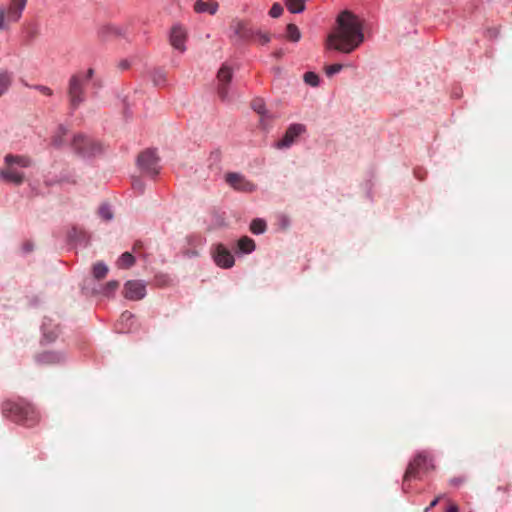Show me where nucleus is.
I'll return each instance as SVG.
<instances>
[{"label":"nucleus","instance_id":"1","mask_svg":"<svg viewBox=\"0 0 512 512\" xmlns=\"http://www.w3.org/2000/svg\"><path fill=\"white\" fill-rule=\"evenodd\" d=\"M364 41L363 24L351 11L341 12L336 19V26L327 36L326 48L349 54Z\"/></svg>","mask_w":512,"mask_h":512},{"label":"nucleus","instance_id":"2","mask_svg":"<svg viewBox=\"0 0 512 512\" xmlns=\"http://www.w3.org/2000/svg\"><path fill=\"white\" fill-rule=\"evenodd\" d=\"M2 414L5 418L28 427L36 425L39 421V414L36 409L24 400L4 401Z\"/></svg>","mask_w":512,"mask_h":512},{"label":"nucleus","instance_id":"3","mask_svg":"<svg viewBox=\"0 0 512 512\" xmlns=\"http://www.w3.org/2000/svg\"><path fill=\"white\" fill-rule=\"evenodd\" d=\"M33 165V160L27 155L7 154L0 169V178L14 185H21L25 181L23 169Z\"/></svg>","mask_w":512,"mask_h":512},{"label":"nucleus","instance_id":"4","mask_svg":"<svg viewBox=\"0 0 512 512\" xmlns=\"http://www.w3.org/2000/svg\"><path fill=\"white\" fill-rule=\"evenodd\" d=\"M434 469L433 459L427 452L418 453L408 464L403 477L404 490L412 479H419L421 474H427Z\"/></svg>","mask_w":512,"mask_h":512},{"label":"nucleus","instance_id":"5","mask_svg":"<svg viewBox=\"0 0 512 512\" xmlns=\"http://www.w3.org/2000/svg\"><path fill=\"white\" fill-rule=\"evenodd\" d=\"M27 0H10L0 9V31L9 29L10 25L20 20Z\"/></svg>","mask_w":512,"mask_h":512},{"label":"nucleus","instance_id":"6","mask_svg":"<svg viewBox=\"0 0 512 512\" xmlns=\"http://www.w3.org/2000/svg\"><path fill=\"white\" fill-rule=\"evenodd\" d=\"M68 97L72 109H77L85 101V88L82 74H74L68 82Z\"/></svg>","mask_w":512,"mask_h":512},{"label":"nucleus","instance_id":"7","mask_svg":"<svg viewBox=\"0 0 512 512\" xmlns=\"http://www.w3.org/2000/svg\"><path fill=\"white\" fill-rule=\"evenodd\" d=\"M159 158L154 150L147 149L143 151L137 159V164L143 173L149 176H155L159 173L160 167L158 165Z\"/></svg>","mask_w":512,"mask_h":512},{"label":"nucleus","instance_id":"8","mask_svg":"<svg viewBox=\"0 0 512 512\" xmlns=\"http://www.w3.org/2000/svg\"><path fill=\"white\" fill-rule=\"evenodd\" d=\"M72 145L75 151L83 156L95 155L101 150L99 144L83 135H76L73 138Z\"/></svg>","mask_w":512,"mask_h":512},{"label":"nucleus","instance_id":"9","mask_svg":"<svg viewBox=\"0 0 512 512\" xmlns=\"http://www.w3.org/2000/svg\"><path fill=\"white\" fill-rule=\"evenodd\" d=\"M225 181L228 185H230L233 189L244 192V193H251L256 190V185L246 179L245 176L230 172L225 175Z\"/></svg>","mask_w":512,"mask_h":512},{"label":"nucleus","instance_id":"10","mask_svg":"<svg viewBox=\"0 0 512 512\" xmlns=\"http://www.w3.org/2000/svg\"><path fill=\"white\" fill-rule=\"evenodd\" d=\"M233 77V71L230 66L223 64L217 73L218 80V95L221 100H226L228 97V85Z\"/></svg>","mask_w":512,"mask_h":512},{"label":"nucleus","instance_id":"11","mask_svg":"<svg viewBox=\"0 0 512 512\" xmlns=\"http://www.w3.org/2000/svg\"><path fill=\"white\" fill-rule=\"evenodd\" d=\"M306 130L305 126L303 124H299V123H296V124H291L284 136L282 139H280L277 144H276V147L278 149H283V148H288L290 147L295 141L296 139L302 134L304 133Z\"/></svg>","mask_w":512,"mask_h":512},{"label":"nucleus","instance_id":"12","mask_svg":"<svg viewBox=\"0 0 512 512\" xmlns=\"http://www.w3.org/2000/svg\"><path fill=\"white\" fill-rule=\"evenodd\" d=\"M146 295V286L140 280H130L124 285L125 298L133 301L141 300Z\"/></svg>","mask_w":512,"mask_h":512},{"label":"nucleus","instance_id":"13","mask_svg":"<svg viewBox=\"0 0 512 512\" xmlns=\"http://www.w3.org/2000/svg\"><path fill=\"white\" fill-rule=\"evenodd\" d=\"M215 263L222 268H231L234 265V256L231 252L222 244H218L215 247L213 253Z\"/></svg>","mask_w":512,"mask_h":512},{"label":"nucleus","instance_id":"14","mask_svg":"<svg viewBox=\"0 0 512 512\" xmlns=\"http://www.w3.org/2000/svg\"><path fill=\"white\" fill-rule=\"evenodd\" d=\"M186 37L187 32L183 26L176 24L172 27L170 33V43L175 49L179 50L180 52L185 51Z\"/></svg>","mask_w":512,"mask_h":512},{"label":"nucleus","instance_id":"15","mask_svg":"<svg viewBox=\"0 0 512 512\" xmlns=\"http://www.w3.org/2000/svg\"><path fill=\"white\" fill-rule=\"evenodd\" d=\"M231 29L234 34L241 40L251 41L255 37V30L253 27L248 26L242 21H234L231 24Z\"/></svg>","mask_w":512,"mask_h":512},{"label":"nucleus","instance_id":"16","mask_svg":"<svg viewBox=\"0 0 512 512\" xmlns=\"http://www.w3.org/2000/svg\"><path fill=\"white\" fill-rule=\"evenodd\" d=\"M218 8L219 4L215 0H197L194 3V11L196 13H208L210 15H214L218 11Z\"/></svg>","mask_w":512,"mask_h":512},{"label":"nucleus","instance_id":"17","mask_svg":"<svg viewBox=\"0 0 512 512\" xmlns=\"http://www.w3.org/2000/svg\"><path fill=\"white\" fill-rule=\"evenodd\" d=\"M42 330L44 337L49 341H54L59 334V328L58 326H55L52 328V321L51 319L46 318L45 321L42 324Z\"/></svg>","mask_w":512,"mask_h":512},{"label":"nucleus","instance_id":"18","mask_svg":"<svg viewBox=\"0 0 512 512\" xmlns=\"http://www.w3.org/2000/svg\"><path fill=\"white\" fill-rule=\"evenodd\" d=\"M62 355L56 352H44L37 357V361L43 364L59 363L62 360Z\"/></svg>","mask_w":512,"mask_h":512},{"label":"nucleus","instance_id":"19","mask_svg":"<svg viewBox=\"0 0 512 512\" xmlns=\"http://www.w3.org/2000/svg\"><path fill=\"white\" fill-rule=\"evenodd\" d=\"M99 34L103 38H108L110 36L118 37V36L123 35L122 29L120 27L112 26V25H106V26L101 27L99 30Z\"/></svg>","mask_w":512,"mask_h":512},{"label":"nucleus","instance_id":"20","mask_svg":"<svg viewBox=\"0 0 512 512\" xmlns=\"http://www.w3.org/2000/svg\"><path fill=\"white\" fill-rule=\"evenodd\" d=\"M238 248L243 253H251L255 249V242L248 236H243L238 240Z\"/></svg>","mask_w":512,"mask_h":512},{"label":"nucleus","instance_id":"21","mask_svg":"<svg viewBox=\"0 0 512 512\" xmlns=\"http://www.w3.org/2000/svg\"><path fill=\"white\" fill-rule=\"evenodd\" d=\"M135 263V258L130 252H124L117 260V266L120 269H128Z\"/></svg>","mask_w":512,"mask_h":512},{"label":"nucleus","instance_id":"22","mask_svg":"<svg viewBox=\"0 0 512 512\" xmlns=\"http://www.w3.org/2000/svg\"><path fill=\"white\" fill-rule=\"evenodd\" d=\"M251 107L256 113H258L261 116L262 121H263L264 117L271 118V116L267 114L265 103L262 99H260V98L254 99L251 103Z\"/></svg>","mask_w":512,"mask_h":512},{"label":"nucleus","instance_id":"23","mask_svg":"<svg viewBox=\"0 0 512 512\" xmlns=\"http://www.w3.org/2000/svg\"><path fill=\"white\" fill-rule=\"evenodd\" d=\"M12 75L8 72L0 73V96L6 93L11 86Z\"/></svg>","mask_w":512,"mask_h":512},{"label":"nucleus","instance_id":"24","mask_svg":"<svg viewBox=\"0 0 512 512\" xmlns=\"http://www.w3.org/2000/svg\"><path fill=\"white\" fill-rule=\"evenodd\" d=\"M286 37L292 42H298L301 38L299 28L295 24H288L286 27Z\"/></svg>","mask_w":512,"mask_h":512},{"label":"nucleus","instance_id":"25","mask_svg":"<svg viewBox=\"0 0 512 512\" xmlns=\"http://www.w3.org/2000/svg\"><path fill=\"white\" fill-rule=\"evenodd\" d=\"M286 6L291 13H300L305 9V0H287Z\"/></svg>","mask_w":512,"mask_h":512},{"label":"nucleus","instance_id":"26","mask_svg":"<svg viewBox=\"0 0 512 512\" xmlns=\"http://www.w3.org/2000/svg\"><path fill=\"white\" fill-rule=\"evenodd\" d=\"M107 273H108V267L104 263L98 262V263L94 264L93 276L95 279L101 280L106 277Z\"/></svg>","mask_w":512,"mask_h":512},{"label":"nucleus","instance_id":"27","mask_svg":"<svg viewBox=\"0 0 512 512\" xmlns=\"http://www.w3.org/2000/svg\"><path fill=\"white\" fill-rule=\"evenodd\" d=\"M266 222L263 219H254L250 224V230L254 234H262L266 231Z\"/></svg>","mask_w":512,"mask_h":512},{"label":"nucleus","instance_id":"28","mask_svg":"<svg viewBox=\"0 0 512 512\" xmlns=\"http://www.w3.org/2000/svg\"><path fill=\"white\" fill-rule=\"evenodd\" d=\"M67 130L60 125L55 133V135L52 138V143L55 146H61L64 143V136L66 135Z\"/></svg>","mask_w":512,"mask_h":512},{"label":"nucleus","instance_id":"29","mask_svg":"<svg viewBox=\"0 0 512 512\" xmlns=\"http://www.w3.org/2000/svg\"><path fill=\"white\" fill-rule=\"evenodd\" d=\"M304 81L312 86V87H316L319 85V76L317 74H315L314 72H306L304 74Z\"/></svg>","mask_w":512,"mask_h":512},{"label":"nucleus","instance_id":"30","mask_svg":"<svg viewBox=\"0 0 512 512\" xmlns=\"http://www.w3.org/2000/svg\"><path fill=\"white\" fill-rule=\"evenodd\" d=\"M153 82L155 85H162L166 82V73L164 70L157 69L153 73Z\"/></svg>","mask_w":512,"mask_h":512},{"label":"nucleus","instance_id":"31","mask_svg":"<svg viewBox=\"0 0 512 512\" xmlns=\"http://www.w3.org/2000/svg\"><path fill=\"white\" fill-rule=\"evenodd\" d=\"M25 33H26V37L28 38V40L31 41L38 37L39 29H38L37 25L30 24L26 27Z\"/></svg>","mask_w":512,"mask_h":512},{"label":"nucleus","instance_id":"32","mask_svg":"<svg viewBox=\"0 0 512 512\" xmlns=\"http://www.w3.org/2000/svg\"><path fill=\"white\" fill-rule=\"evenodd\" d=\"M253 40H257L261 44H267L271 40V37L269 33L256 29L255 37Z\"/></svg>","mask_w":512,"mask_h":512},{"label":"nucleus","instance_id":"33","mask_svg":"<svg viewBox=\"0 0 512 512\" xmlns=\"http://www.w3.org/2000/svg\"><path fill=\"white\" fill-rule=\"evenodd\" d=\"M343 68L342 64H332L325 66V73L328 77H331L337 73H339Z\"/></svg>","mask_w":512,"mask_h":512},{"label":"nucleus","instance_id":"34","mask_svg":"<svg viewBox=\"0 0 512 512\" xmlns=\"http://www.w3.org/2000/svg\"><path fill=\"white\" fill-rule=\"evenodd\" d=\"M98 213L100 215L101 218H103L104 220H111L112 217H113V214L109 208L108 205H102L99 210H98Z\"/></svg>","mask_w":512,"mask_h":512},{"label":"nucleus","instance_id":"35","mask_svg":"<svg viewBox=\"0 0 512 512\" xmlns=\"http://www.w3.org/2000/svg\"><path fill=\"white\" fill-rule=\"evenodd\" d=\"M283 13V7L279 3L273 4L269 11V15L273 18L281 16Z\"/></svg>","mask_w":512,"mask_h":512},{"label":"nucleus","instance_id":"36","mask_svg":"<svg viewBox=\"0 0 512 512\" xmlns=\"http://www.w3.org/2000/svg\"><path fill=\"white\" fill-rule=\"evenodd\" d=\"M118 286H119V282L118 281H116V280L109 281L105 285L103 293L108 295V294L114 292L118 288Z\"/></svg>","mask_w":512,"mask_h":512},{"label":"nucleus","instance_id":"37","mask_svg":"<svg viewBox=\"0 0 512 512\" xmlns=\"http://www.w3.org/2000/svg\"><path fill=\"white\" fill-rule=\"evenodd\" d=\"M34 88L45 96H51L53 94L52 90L47 86L36 85V86H34Z\"/></svg>","mask_w":512,"mask_h":512},{"label":"nucleus","instance_id":"38","mask_svg":"<svg viewBox=\"0 0 512 512\" xmlns=\"http://www.w3.org/2000/svg\"><path fill=\"white\" fill-rule=\"evenodd\" d=\"M464 482L465 479L463 477H455L450 480V484L456 487L460 486Z\"/></svg>","mask_w":512,"mask_h":512},{"label":"nucleus","instance_id":"39","mask_svg":"<svg viewBox=\"0 0 512 512\" xmlns=\"http://www.w3.org/2000/svg\"><path fill=\"white\" fill-rule=\"evenodd\" d=\"M133 188L135 190H138L139 192H142L143 191V183L141 182V180L135 179L133 181Z\"/></svg>","mask_w":512,"mask_h":512},{"label":"nucleus","instance_id":"40","mask_svg":"<svg viewBox=\"0 0 512 512\" xmlns=\"http://www.w3.org/2000/svg\"><path fill=\"white\" fill-rule=\"evenodd\" d=\"M94 75V69L93 68H89L86 72L85 75H82L83 76V82L85 81H88L90 80Z\"/></svg>","mask_w":512,"mask_h":512},{"label":"nucleus","instance_id":"41","mask_svg":"<svg viewBox=\"0 0 512 512\" xmlns=\"http://www.w3.org/2000/svg\"><path fill=\"white\" fill-rule=\"evenodd\" d=\"M442 498V496H437L429 505V507L426 508L425 512H427L429 509L431 508H434L438 502L440 501V499Z\"/></svg>","mask_w":512,"mask_h":512},{"label":"nucleus","instance_id":"42","mask_svg":"<svg viewBox=\"0 0 512 512\" xmlns=\"http://www.w3.org/2000/svg\"><path fill=\"white\" fill-rule=\"evenodd\" d=\"M446 512H458V506L455 503H452Z\"/></svg>","mask_w":512,"mask_h":512},{"label":"nucleus","instance_id":"43","mask_svg":"<svg viewBox=\"0 0 512 512\" xmlns=\"http://www.w3.org/2000/svg\"><path fill=\"white\" fill-rule=\"evenodd\" d=\"M23 248H24V250H25L26 252H30V251H32L33 246H32V244H31V243L27 242V243H25V244H24Z\"/></svg>","mask_w":512,"mask_h":512},{"label":"nucleus","instance_id":"44","mask_svg":"<svg viewBox=\"0 0 512 512\" xmlns=\"http://www.w3.org/2000/svg\"><path fill=\"white\" fill-rule=\"evenodd\" d=\"M132 317V314L128 311H125L124 313H122L121 315V318L124 319V320H128Z\"/></svg>","mask_w":512,"mask_h":512},{"label":"nucleus","instance_id":"45","mask_svg":"<svg viewBox=\"0 0 512 512\" xmlns=\"http://www.w3.org/2000/svg\"><path fill=\"white\" fill-rule=\"evenodd\" d=\"M142 247V243L140 241H136L133 245V250L134 251H137L138 249H140Z\"/></svg>","mask_w":512,"mask_h":512},{"label":"nucleus","instance_id":"46","mask_svg":"<svg viewBox=\"0 0 512 512\" xmlns=\"http://www.w3.org/2000/svg\"><path fill=\"white\" fill-rule=\"evenodd\" d=\"M128 67V63L126 61H123L121 63V68L126 69Z\"/></svg>","mask_w":512,"mask_h":512}]
</instances>
